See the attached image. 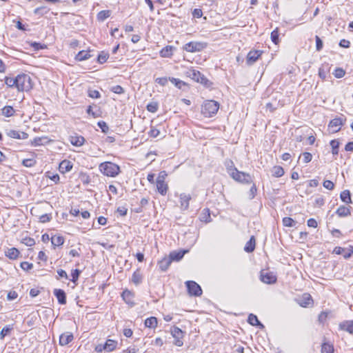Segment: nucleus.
<instances>
[{
	"instance_id": "19",
	"label": "nucleus",
	"mask_w": 353,
	"mask_h": 353,
	"mask_svg": "<svg viewBox=\"0 0 353 353\" xmlns=\"http://www.w3.org/2000/svg\"><path fill=\"white\" fill-rule=\"evenodd\" d=\"M172 262V261L168 256L163 257L161 261H159L158 265L161 270L165 272L168 269Z\"/></svg>"
},
{
	"instance_id": "54",
	"label": "nucleus",
	"mask_w": 353,
	"mask_h": 353,
	"mask_svg": "<svg viewBox=\"0 0 353 353\" xmlns=\"http://www.w3.org/2000/svg\"><path fill=\"white\" fill-rule=\"evenodd\" d=\"M20 266L25 271H28L33 268L32 263H30L27 261H23V262L21 263Z\"/></svg>"
},
{
	"instance_id": "24",
	"label": "nucleus",
	"mask_w": 353,
	"mask_h": 353,
	"mask_svg": "<svg viewBox=\"0 0 353 353\" xmlns=\"http://www.w3.org/2000/svg\"><path fill=\"white\" fill-rule=\"evenodd\" d=\"M254 249H255V239L252 236H251L250 240L246 243V244L244 247V250L248 253H250V252H252L254 250Z\"/></svg>"
},
{
	"instance_id": "6",
	"label": "nucleus",
	"mask_w": 353,
	"mask_h": 353,
	"mask_svg": "<svg viewBox=\"0 0 353 353\" xmlns=\"http://www.w3.org/2000/svg\"><path fill=\"white\" fill-rule=\"evenodd\" d=\"M207 44L203 42L190 41L184 46L183 50L189 52H201L205 48Z\"/></svg>"
},
{
	"instance_id": "26",
	"label": "nucleus",
	"mask_w": 353,
	"mask_h": 353,
	"mask_svg": "<svg viewBox=\"0 0 353 353\" xmlns=\"http://www.w3.org/2000/svg\"><path fill=\"white\" fill-rule=\"evenodd\" d=\"M19 254V251L15 248H9L6 251V256L12 260L16 259Z\"/></svg>"
},
{
	"instance_id": "36",
	"label": "nucleus",
	"mask_w": 353,
	"mask_h": 353,
	"mask_svg": "<svg viewBox=\"0 0 353 353\" xmlns=\"http://www.w3.org/2000/svg\"><path fill=\"white\" fill-rule=\"evenodd\" d=\"M330 145L332 147V152L333 155H337L339 153V148L340 143L338 140L334 139L330 141Z\"/></svg>"
},
{
	"instance_id": "40",
	"label": "nucleus",
	"mask_w": 353,
	"mask_h": 353,
	"mask_svg": "<svg viewBox=\"0 0 353 353\" xmlns=\"http://www.w3.org/2000/svg\"><path fill=\"white\" fill-rule=\"evenodd\" d=\"M296 223V221L290 217H284L283 219V224L285 227H294Z\"/></svg>"
},
{
	"instance_id": "56",
	"label": "nucleus",
	"mask_w": 353,
	"mask_h": 353,
	"mask_svg": "<svg viewBox=\"0 0 353 353\" xmlns=\"http://www.w3.org/2000/svg\"><path fill=\"white\" fill-rule=\"evenodd\" d=\"M323 187L329 190H332L334 189V184L332 181H330V180H325L324 181L323 183Z\"/></svg>"
},
{
	"instance_id": "57",
	"label": "nucleus",
	"mask_w": 353,
	"mask_h": 353,
	"mask_svg": "<svg viewBox=\"0 0 353 353\" xmlns=\"http://www.w3.org/2000/svg\"><path fill=\"white\" fill-rule=\"evenodd\" d=\"M303 161L304 163H307L312 161V155L310 152H303Z\"/></svg>"
},
{
	"instance_id": "34",
	"label": "nucleus",
	"mask_w": 353,
	"mask_h": 353,
	"mask_svg": "<svg viewBox=\"0 0 353 353\" xmlns=\"http://www.w3.org/2000/svg\"><path fill=\"white\" fill-rule=\"evenodd\" d=\"M51 243L54 246H60L63 244L64 239L62 236H52L51 237Z\"/></svg>"
},
{
	"instance_id": "43",
	"label": "nucleus",
	"mask_w": 353,
	"mask_h": 353,
	"mask_svg": "<svg viewBox=\"0 0 353 353\" xmlns=\"http://www.w3.org/2000/svg\"><path fill=\"white\" fill-rule=\"evenodd\" d=\"M13 329L12 325H6L0 332V339H3L6 335L9 334Z\"/></svg>"
},
{
	"instance_id": "23",
	"label": "nucleus",
	"mask_w": 353,
	"mask_h": 353,
	"mask_svg": "<svg viewBox=\"0 0 353 353\" xmlns=\"http://www.w3.org/2000/svg\"><path fill=\"white\" fill-rule=\"evenodd\" d=\"M336 213L340 217H345L350 215V209L345 205H341L336 210Z\"/></svg>"
},
{
	"instance_id": "35",
	"label": "nucleus",
	"mask_w": 353,
	"mask_h": 353,
	"mask_svg": "<svg viewBox=\"0 0 353 353\" xmlns=\"http://www.w3.org/2000/svg\"><path fill=\"white\" fill-rule=\"evenodd\" d=\"M321 353H334L333 345L324 342L321 345Z\"/></svg>"
},
{
	"instance_id": "25",
	"label": "nucleus",
	"mask_w": 353,
	"mask_h": 353,
	"mask_svg": "<svg viewBox=\"0 0 353 353\" xmlns=\"http://www.w3.org/2000/svg\"><path fill=\"white\" fill-rule=\"evenodd\" d=\"M117 342L114 340L108 339L103 345V350L106 352H111L116 348Z\"/></svg>"
},
{
	"instance_id": "3",
	"label": "nucleus",
	"mask_w": 353,
	"mask_h": 353,
	"mask_svg": "<svg viewBox=\"0 0 353 353\" xmlns=\"http://www.w3.org/2000/svg\"><path fill=\"white\" fill-rule=\"evenodd\" d=\"M185 75L207 88L212 85V83L199 70L192 68L188 69L185 72Z\"/></svg>"
},
{
	"instance_id": "20",
	"label": "nucleus",
	"mask_w": 353,
	"mask_h": 353,
	"mask_svg": "<svg viewBox=\"0 0 353 353\" xmlns=\"http://www.w3.org/2000/svg\"><path fill=\"white\" fill-rule=\"evenodd\" d=\"M339 327L341 330L353 334V321H345L340 323Z\"/></svg>"
},
{
	"instance_id": "13",
	"label": "nucleus",
	"mask_w": 353,
	"mask_h": 353,
	"mask_svg": "<svg viewBox=\"0 0 353 353\" xmlns=\"http://www.w3.org/2000/svg\"><path fill=\"white\" fill-rule=\"evenodd\" d=\"M6 134L9 137L16 139H26L28 137V133L15 130H8Z\"/></svg>"
},
{
	"instance_id": "32",
	"label": "nucleus",
	"mask_w": 353,
	"mask_h": 353,
	"mask_svg": "<svg viewBox=\"0 0 353 353\" xmlns=\"http://www.w3.org/2000/svg\"><path fill=\"white\" fill-rule=\"evenodd\" d=\"M15 110L10 105H6L1 109L2 115L10 117L14 115Z\"/></svg>"
},
{
	"instance_id": "38",
	"label": "nucleus",
	"mask_w": 353,
	"mask_h": 353,
	"mask_svg": "<svg viewBox=\"0 0 353 353\" xmlns=\"http://www.w3.org/2000/svg\"><path fill=\"white\" fill-rule=\"evenodd\" d=\"M110 16V10H101L97 14V19L100 21H103L105 19Z\"/></svg>"
},
{
	"instance_id": "55",
	"label": "nucleus",
	"mask_w": 353,
	"mask_h": 353,
	"mask_svg": "<svg viewBox=\"0 0 353 353\" xmlns=\"http://www.w3.org/2000/svg\"><path fill=\"white\" fill-rule=\"evenodd\" d=\"M148 134L151 137L156 138L160 134V130L152 127L150 132H148Z\"/></svg>"
},
{
	"instance_id": "28",
	"label": "nucleus",
	"mask_w": 353,
	"mask_h": 353,
	"mask_svg": "<svg viewBox=\"0 0 353 353\" xmlns=\"http://www.w3.org/2000/svg\"><path fill=\"white\" fill-rule=\"evenodd\" d=\"M248 322L252 325H257L259 326L261 328L264 327L263 325L260 323L257 316L253 314H250L248 316Z\"/></svg>"
},
{
	"instance_id": "42",
	"label": "nucleus",
	"mask_w": 353,
	"mask_h": 353,
	"mask_svg": "<svg viewBox=\"0 0 353 353\" xmlns=\"http://www.w3.org/2000/svg\"><path fill=\"white\" fill-rule=\"evenodd\" d=\"M37 161L34 159H26L22 161V165L26 168H32L34 166Z\"/></svg>"
},
{
	"instance_id": "15",
	"label": "nucleus",
	"mask_w": 353,
	"mask_h": 353,
	"mask_svg": "<svg viewBox=\"0 0 353 353\" xmlns=\"http://www.w3.org/2000/svg\"><path fill=\"white\" fill-rule=\"evenodd\" d=\"M74 339L73 334L70 332H66L61 334L59 337V345L65 346L69 344Z\"/></svg>"
},
{
	"instance_id": "61",
	"label": "nucleus",
	"mask_w": 353,
	"mask_h": 353,
	"mask_svg": "<svg viewBox=\"0 0 353 353\" xmlns=\"http://www.w3.org/2000/svg\"><path fill=\"white\" fill-rule=\"evenodd\" d=\"M168 81H169V79H168L166 77H161V78L156 79L155 82L160 84L162 86H165L167 84Z\"/></svg>"
},
{
	"instance_id": "62",
	"label": "nucleus",
	"mask_w": 353,
	"mask_h": 353,
	"mask_svg": "<svg viewBox=\"0 0 353 353\" xmlns=\"http://www.w3.org/2000/svg\"><path fill=\"white\" fill-rule=\"evenodd\" d=\"M17 296H18V294H17V292H15V291H10L8 293L7 299L9 301H12V300L16 299L17 298Z\"/></svg>"
},
{
	"instance_id": "58",
	"label": "nucleus",
	"mask_w": 353,
	"mask_h": 353,
	"mask_svg": "<svg viewBox=\"0 0 353 353\" xmlns=\"http://www.w3.org/2000/svg\"><path fill=\"white\" fill-rule=\"evenodd\" d=\"M23 243L27 246H32L35 244V241L34 239L30 237H27L23 239Z\"/></svg>"
},
{
	"instance_id": "31",
	"label": "nucleus",
	"mask_w": 353,
	"mask_h": 353,
	"mask_svg": "<svg viewBox=\"0 0 353 353\" xmlns=\"http://www.w3.org/2000/svg\"><path fill=\"white\" fill-rule=\"evenodd\" d=\"M340 198L341 201L345 203H351V194L350 192L347 190L343 191L340 194Z\"/></svg>"
},
{
	"instance_id": "2",
	"label": "nucleus",
	"mask_w": 353,
	"mask_h": 353,
	"mask_svg": "<svg viewBox=\"0 0 353 353\" xmlns=\"http://www.w3.org/2000/svg\"><path fill=\"white\" fill-rule=\"evenodd\" d=\"M228 173L237 182L245 184L252 183V178L248 173L240 172L236 168L228 167Z\"/></svg>"
},
{
	"instance_id": "51",
	"label": "nucleus",
	"mask_w": 353,
	"mask_h": 353,
	"mask_svg": "<svg viewBox=\"0 0 353 353\" xmlns=\"http://www.w3.org/2000/svg\"><path fill=\"white\" fill-rule=\"evenodd\" d=\"M88 96L92 99H99L101 97L99 92L97 90H89Z\"/></svg>"
},
{
	"instance_id": "44",
	"label": "nucleus",
	"mask_w": 353,
	"mask_h": 353,
	"mask_svg": "<svg viewBox=\"0 0 353 353\" xmlns=\"http://www.w3.org/2000/svg\"><path fill=\"white\" fill-rule=\"evenodd\" d=\"M271 40L274 44H277L279 42V34L278 28H276L271 32Z\"/></svg>"
},
{
	"instance_id": "9",
	"label": "nucleus",
	"mask_w": 353,
	"mask_h": 353,
	"mask_svg": "<svg viewBox=\"0 0 353 353\" xmlns=\"http://www.w3.org/2000/svg\"><path fill=\"white\" fill-rule=\"evenodd\" d=\"M345 121V119H343L342 117H336L330 121L328 127L332 130V132H337L341 130V126L344 124Z\"/></svg>"
},
{
	"instance_id": "5",
	"label": "nucleus",
	"mask_w": 353,
	"mask_h": 353,
	"mask_svg": "<svg viewBox=\"0 0 353 353\" xmlns=\"http://www.w3.org/2000/svg\"><path fill=\"white\" fill-rule=\"evenodd\" d=\"M219 104L214 100H208L201 106V113L205 117H212L218 112Z\"/></svg>"
},
{
	"instance_id": "11",
	"label": "nucleus",
	"mask_w": 353,
	"mask_h": 353,
	"mask_svg": "<svg viewBox=\"0 0 353 353\" xmlns=\"http://www.w3.org/2000/svg\"><path fill=\"white\" fill-rule=\"evenodd\" d=\"M262 51L261 50H251L248 52L247 55L246 62L248 65H252L259 58L262 54Z\"/></svg>"
},
{
	"instance_id": "16",
	"label": "nucleus",
	"mask_w": 353,
	"mask_h": 353,
	"mask_svg": "<svg viewBox=\"0 0 353 353\" xmlns=\"http://www.w3.org/2000/svg\"><path fill=\"white\" fill-rule=\"evenodd\" d=\"M53 293L60 304L64 305L66 303V294L63 290L54 289Z\"/></svg>"
},
{
	"instance_id": "53",
	"label": "nucleus",
	"mask_w": 353,
	"mask_h": 353,
	"mask_svg": "<svg viewBox=\"0 0 353 353\" xmlns=\"http://www.w3.org/2000/svg\"><path fill=\"white\" fill-rule=\"evenodd\" d=\"M98 126L101 129V131L104 133H107L109 130V127L105 121H99Z\"/></svg>"
},
{
	"instance_id": "52",
	"label": "nucleus",
	"mask_w": 353,
	"mask_h": 353,
	"mask_svg": "<svg viewBox=\"0 0 353 353\" xmlns=\"http://www.w3.org/2000/svg\"><path fill=\"white\" fill-rule=\"evenodd\" d=\"M110 90L112 92H113L114 93H116V94H123V93H124V89L121 85H119L112 86L110 88Z\"/></svg>"
},
{
	"instance_id": "30",
	"label": "nucleus",
	"mask_w": 353,
	"mask_h": 353,
	"mask_svg": "<svg viewBox=\"0 0 353 353\" xmlns=\"http://www.w3.org/2000/svg\"><path fill=\"white\" fill-rule=\"evenodd\" d=\"M173 47L167 46L160 51V56L161 57H170L172 55Z\"/></svg>"
},
{
	"instance_id": "64",
	"label": "nucleus",
	"mask_w": 353,
	"mask_h": 353,
	"mask_svg": "<svg viewBox=\"0 0 353 353\" xmlns=\"http://www.w3.org/2000/svg\"><path fill=\"white\" fill-rule=\"evenodd\" d=\"M51 219V215L48 214H43L40 216L39 220L41 223H47Z\"/></svg>"
},
{
	"instance_id": "33",
	"label": "nucleus",
	"mask_w": 353,
	"mask_h": 353,
	"mask_svg": "<svg viewBox=\"0 0 353 353\" xmlns=\"http://www.w3.org/2000/svg\"><path fill=\"white\" fill-rule=\"evenodd\" d=\"M157 319L154 316H151L145 320V326L150 328H154L157 326Z\"/></svg>"
},
{
	"instance_id": "27",
	"label": "nucleus",
	"mask_w": 353,
	"mask_h": 353,
	"mask_svg": "<svg viewBox=\"0 0 353 353\" xmlns=\"http://www.w3.org/2000/svg\"><path fill=\"white\" fill-rule=\"evenodd\" d=\"M90 57V51L81 50L76 55L75 59L79 61H82L88 59Z\"/></svg>"
},
{
	"instance_id": "37",
	"label": "nucleus",
	"mask_w": 353,
	"mask_h": 353,
	"mask_svg": "<svg viewBox=\"0 0 353 353\" xmlns=\"http://www.w3.org/2000/svg\"><path fill=\"white\" fill-rule=\"evenodd\" d=\"M328 65L323 64L319 69V76L323 80H325L327 77Z\"/></svg>"
},
{
	"instance_id": "45",
	"label": "nucleus",
	"mask_w": 353,
	"mask_h": 353,
	"mask_svg": "<svg viewBox=\"0 0 353 353\" xmlns=\"http://www.w3.org/2000/svg\"><path fill=\"white\" fill-rule=\"evenodd\" d=\"M5 83L9 88H16L15 78L6 77L4 79Z\"/></svg>"
},
{
	"instance_id": "12",
	"label": "nucleus",
	"mask_w": 353,
	"mask_h": 353,
	"mask_svg": "<svg viewBox=\"0 0 353 353\" xmlns=\"http://www.w3.org/2000/svg\"><path fill=\"white\" fill-rule=\"evenodd\" d=\"M192 197L190 194L182 193L179 195L180 208L182 210H187L189 208V203Z\"/></svg>"
},
{
	"instance_id": "1",
	"label": "nucleus",
	"mask_w": 353,
	"mask_h": 353,
	"mask_svg": "<svg viewBox=\"0 0 353 353\" xmlns=\"http://www.w3.org/2000/svg\"><path fill=\"white\" fill-rule=\"evenodd\" d=\"M99 169L103 174L110 177H115L120 172L119 166L110 161L100 163Z\"/></svg>"
},
{
	"instance_id": "47",
	"label": "nucleus",
	"mask_w": 353,
	"mask_h": 353,
	"mask_svg": "<svg viewBox=\"0 0 353 353\" xmlns=\"http://www.w3.org/2000/svg\"><path fill=\"white\" fill-rule=\"evenodd\" d=\"M121 296L126 303H128L132 299V294L130 291L125 290L122 292Z\"/></svg>"
},
{
	"instance_id": "8",
	"label": "nucleus",
	"mask_w": 353,
	"mask_h": 353,
	"mask_svg": "<svg viewBox=\"0 0 353 353\" xmlns=\"http://www.w3.org/2000/svg\"><path fill=\"white\" fill-rule=\"evenodd\" d=\"M171 334L175 339L174 344L181 347L183 345L182 339L184 336V332L179 327L174 326L171 330Z\"/></svg>"
},
{
	"instance_id": "48",
	"label": "nucleus",
	"mask_w": 353,
	"mask_h": 353,
	"mask_svg": "<svg viewBox=\"0 0 353 353\" xmlns=\"http://www.w3.org/2000/svg\"><path fill=\"white\" fill-rule=\"evenodd\" d=\"M146 108L148 111L154 113L158 110V103L157 102H151L147 105Z\"/></svg>"
},
{
	"instance_id": "10",
	"label": "nucleus",
	"mask_w": 353,
	"mask_h": 353,
	"mask_svg": "<svg viewBox=\"0 0 353 353\" xmlns=\"http://www.w3.org/2000/svg\"><path fill=\"white\" fill-rule=\"evenodd\" d=\"M261 280L266 284H273L276 281V276L272 272L262 270L261 272Z\"/></svg>"
},
{
	"instance_id": "50",
	"label": "nucleus",
	"mask_w": 353,
	"mask_h": 353,
	"mask_svg": "<svg viewBox=\"0 0 353 353\" xmlns=\"http://www.w3.org/2000/svg\"><path fill=\"white\" fill-rule=\"evenodd\" d=\"M80 274H81V271L78 269H75V270H72V273H71V276H72L71 281H72L73 283H75L78 280Z\"/></svg>"
},
{
	"instance_id": "17",
	"label": "nucleus",
	"mask_w": 353,
	"mask_h": 353,
	"mask_svg": "<svg viewBox=\"0 0 353 353\" xmlns=\"http://www.w3.org/2000/svg\"><path fill=\"white\" fill-rule=\"evenodd\" d=\"M72 168V163L68 160H63L59 163V170L61 173L70 172Z\"/></svg>"
},
{
	"instance_id": "18",
	"label": "nucleus",
	"mask_w": 353,
	"mask_h": 353,
	"mask_svg": "<svg viewBox=\"0 0 353 353\" xmlns=\"http://www.w3.org/2000/svg\"><path fill=\"white\" fill-rule=\"evenodd\" d=\"M157 189L159 194L164 196L167 194L168 185L164 181L157 180Z\"/></svg>"
},
{
	"instance_id": "7",
	"label": "nucleus",
	"mask_w": 353,
	"mask_h": 353,
	"mask_svg": "<svg viewBox=\"0 0 353 353\" xmlns=\"http://www.w3.org/2000/svg\"><path fill=\"white\" fill-rule=\"evenodd\" d=\"M188 293L191 296H199L202 294L201 288L199 284L192 281H188L185 283Z\"/></svg>"
},
{
	"instance_id": "41",
	"label": "nucleus",
	"mask_w": 353,
	"mask_h": 353,
	"mask_svg": "<svg viewBox=\"0 0 353 353\" xmlns=\"http://www.w3.org/2000/svg\"><path fill=\"white\" fill-rule=\"evenodd\" d=\"M108 57H109V54L108 52L101 51L99 53V54L98 55V58H97L98 62L100 63H103L106 62Z\"/></svg>"
},
{
	"instance_id": "4",
	"label": "nucleus",
	"mask_w": 353,
	"mask_h": 353,
	"mask_svg": "<svg viewBox=\"0 0 353 353\" xmlns=\"http://www.w3.org/2000/svg\"><path fill=\"white\" fill-rule=\"evenodd\" d=\"M16 88L19 92L28 91L32 88L31 78L28 74H21L15 77Z\"/></svg>"
},
{
	"instance_id": "14",
	"label": "nucleus",
	"mask_w": 353,
	"mask_h": 353,
	"mask_svg": "<svg viewBox=\"0 0 353 353\" xmlns=\"http://www.w3.org/2000/svg\"><path fill=\"white\" fill-rule=\"evenodd\" d=\"M69 141L72 145L80 147L84 144L85 139L83 137L74 134V135L70 136Z\"/></svg>"
},
{
	"instance_id": "29",
	"label": "nucleus",
	"mask_w": 353,
	"mask_h": 353,
	"mask_svg": "<svg viewBox=\"0 0 353 353\" xmlns=\"http://www.w3.org/2000/svg\"><path fill=\"white\" fill-rule=\"evenodd\" d=\"M272 175L274 177H281L284 174V170L281 166H274L271 170Z\"/></svg>"
},
{
	"instance_id": "59",
	"label": "nucleus",
	"mask_w": 353,
	"mask_h": 353,
	"mask_svg": "<svg viewBox=\"0 0 353 353\" xmlns=\"http://www.w3.org/2000/svg\"><path fill=\"white\" fill-rule=\"evenodd\" d=\"M192 16L194 18H201L203 16V12L201 9L199 8H195L192 11Z\"/></svg>"
},
{
	"instance_id": "22",
	"label": "nucleus",
	"mask_w": 353,
	"mask_h": 353,
	"mask_svg": "<svg viewBox=\"0 0 353 353\" xmlns=\"http://www.w3.org/2000/svg\"><path fill=\"white\" fill-rule=\"evenodd\" d=\"M186 252L187 251L185 250H181L179 252L173 251L170 253L169 257L170 258L172 261H179L183 257Z\"/></svg>"
},
{
	"instance_id": "39",
	"label": "nucleus",
	"mask_w": 353,
	"mask_h": 353,
	"mask_svg": "<svg viewBox=\"0 0 353 353\" xmlns=\"http://www.w3.org/2000/svg\"><path fill=\"white\" fill-rule=\"evenodd\" d=\"M169 81H170L176 88L179 89H181L183 85H186L185 82L174 77H170Z\"/></svg>"
},
{
	"instance_id": "46",
	"label": "nucleus",
	"mask_w": 353,
	"mask_h": 353,
	"mask_svg": "<svg viewBox=\"0 0 353 353\" xmlns=\"http://www.w3.org/2000/svg\"><path fill=\"white\" fill-rule=\"evenodd\" d=\"M333 74L336 78L340 79L345 76V71L341 68H336L334 70Z\"/></svg>"
},
{
	"instance_id": "63",
	"label": "nucleus",
	"mask_w": 353,
	"mask_h": 353,
	"mask_svg": "<svg viewBox=\"0 0 353 353\" xmlns=\"http://www.w3.org/2000/svg\"><path fill=\"white\" fill-rule=\"evenodd\" d=\"M307 225L308 227L316 228L318 226L317 221L314 219H309L307 221Z\"/></svg>"
},
{
	"instance_id": "21",
	"label": "nucleus",
	"mask_w": 353,
	"mask_h": 353,
	"mask_svg": "<svg viewBox=\"0 0 353 353\" xmlns=\"http://www.w3.org/2000/svg\"><path fill=\"white\" fill-rule=\"evenodd\" d=\"M312 296L309 294H303L301 299L299 301V305L302 307H306L312 303Z\"/></svg>"
},
{
	"instance_id": "60",
	"label": "nucleus",
	"mask_w": 353,
	"mask_h": 353,
	"mask_svg": "<svg viewBox=\"0 0 353 353\" xmlns=\"http://www.w3.org/2000/svg\"><path fill=\"white\" fill-rule=\"evenodd\" d=\"M324 203H325V201H324V199L323 198V196L316 197L314 200V205L315 206L321 207V206L323 205Z\"/></svg>"
},
{
	"instance_id": "49",
	"label": "nucleus",
	"mask_w": 353,
	"mask_h": 353,
	"mask_svg": "<svg viewBox=\"0 0 353 353\" xmlns=\"http://www.w3.org/2000/svg\"><path fill=\"white\" fill-rule=\"evenodd\" d=\"M141 275L138 272H134L132 276V281L136 284L138 285L141 282Z\"/></svg>"
}]
</instances>
